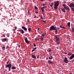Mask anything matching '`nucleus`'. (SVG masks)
I'll list each match as a JSON object with an SVG mask.
<instances>
[{
	"mask_svg": "<svg viewBox=\"0 0 74 74\" xmlns=\"http://www.w3.org/2000/svg\"><path fill=\"white\" fill-rule=\"evenodd\" d=\"M5 68H8V71H11V64H8V65H5Z\"/></svg>",
	"mask_w": 74,
	"mask_h": 74,
	"instance_id": "obj_1",
	"label": "nucleus"
},
{
	"mask_svg": "<svg viewBox=\"0 0 74 74\" xmlns=\"http://www.w3.org/2000/svg\"><path fill=\"white\" fill-rule=\"evenodd\" d=\"M55 38L56 40V41L57 42V43L58 45L59 44V43H60V42L59 41V40H60V38H57V35H56L55 36Z\"/></svg>",
	"mask_w": 74,
	"mask_h": 74,
	"instance_id": "obj_2",
	"label": "nucleus"
},
{
	"mask_svg": "<svg viewBox=\"0 0 74 74\" xmlns=\"http://www.w3.org/2000/svg\"><path fill=\"white\" fill-rule=\"evenodd\" d=\"M50 31L55 30L56 29V27H54L53 25L51 26L49 29Z\"/></svg>",
	"mask_w": 74,
	"mask_h": 74,
	"instance_id": "obj_3",
	"label": "nucleus"
},
{
	"mask_svg": "<svg viewBox=\"0 0 74 74\" xmlns=\"http://www.w3.org/2000/svg\"><path fill=\"white\" fill-rule=\"evenodd\" d=\"M64 58V62L65 63H68V62H69V61L67 60V58L66 57H65Z\"/></svg>",
	"mask_w": 74,
	"mask_h": 74,
	"instance_id": "obj_4",
	"label": "nucleus"
},
{
	"mask_svg": "<svg viewBox=\"0 0 74 74\" xmlns=\"http://www.w3.org/2000/svg\"><path fill=\"white\" fill-rule=\"evenodd\" d=\"M59 2L58 1L55 2V4L54 5V6H59Z\"/></svg>",
	"mask_w": 74,
	"mask_h": 74,
	"instance_id": "obj_5",
	"label": "nucleus"
},
{
	"mask_svg": "<svg viewBox=\"0 0 74 74\" xmlns=\"http://www.w3.org/2000/svg\"><path fill=\"white\" fill-rule=\"evenodd\" d=\"M69 6L71 8L72 7H73V8H74V4L73 3H71L70 4Z\"/></svg>",
	"mask_w": 74,
	"mask_h": 74,
	"instance_id": "obj_6",
	"label": "nucleus"
},
{
	"mask_svg": "<svg viewBox=\"0 0 74 74\" xmlns=\"http://www.w3.org/2000/svg\"><path fill=\"white\" fill-rule=\"evenodd\" d=\"M25 40L26 42L28 44H29V40H27V38H26Z\"/></svg>",
	"mask_w": 74,
	"mask_h": 74,
	"instance_id": "obj_7",
	"label": "nucleus"
},
{
	"mask_svg": "<svg viewBox=\"0 0 74 74\" xmlns=\"http://www.w3.org/2000/svg\"><path fill=\"white\" fill-rule=\"evenodd\" d=\"M22 29H24L25 31H27V28L23 26L22 27Z\"/></svg>",
	"mask_w": 74,
	"mask_h": 74,
	"instance_id": "obj_8",
	"label": "nucleus"
},
{
	"mask_svg": "<svg viewBox=\"0 0 74 74\" xmlns=\"http://www.w3.org/2000/svg\"><path fill=\"white\" fill-rule=\"evenodd\" d=\"M32 58L35 59H36V56H35V55H32Z\"/></svg>",
	"mask_w": 74,
	"mask_h": 74,
	"instance_id": "obj_9",
	"label": "nucleus"
},
{
	"mask_svg": "<svg viewBox=\"0 0 74 74\" xmlns=\"http://www.w3.org/2000/svg\"><path fill=\"white\" fill-rule=\"evenodd\" d=\"M55 30V33H56V34H57L58 33V29H57V28H56V30Z\"/></svg>",
	"mask_w": 74,
	"mask_h": 74,
	"instance_id": "obj_10",
	"label": "nucleus"
},
{
	"mask_svg": "<svg viewBox=\"0 0 74 74\" xmlns=\"http://www.w3.org/2000/svg\"><path fill=\"white\" fill-rule=\"evenodd\" d=\"M74 58V54H73L72 55L71 57L70 58V59H72Z\"/></svg>",
	"mask_w": 74,
	"mask_h": 74,
	"instance_id": "obj_11",
	"label": "nucleus"
},
{
	"mask_svg": "<svg viewBox=\"0 0 74 74\" xmlns=\"http://www.w3.org/2000/svg\"><path fill=\"white\" fill-rule=\"evenodd\" d=\"M36 49H37V48L36 47H35L34 48H33V50H32V52H33L34 51H36Z\"/></svg>",
	"mask_w": 74,
	"mask_h": 74,
	"instance_id": "obj_12",
	"label": "nucleus"
},
{
	"mask_svg": "<svg viewBox=\"0 0 74 74\" xmlns=\"http://www.w3.org/2000/svg\"><path fill=\"white\" fill-rule=\"evenodd\" d=\"M60 27L61 29H65V27H64L61 25H60Z\"/></svg>",
	"mask_w": 74,
	"mask_h": 74,
	"instance_id": "obj_13",
	"label": "nucleus"
},
{
	"mask_svg": "<svg viewBox=\"0 0 74 74\" xmlns=\"http://www.w3.org/2000/svg\"><path fill=\"white\" fill-rule=\"evenodd\" d=\"M53 58V57L52 56H49V59H50V60H52Z\"/></svg>",
	"mask_w": 74,
	"mask_h": 74,
	"instance_id": "obj_14",
	"label": "nucleus"
},
{
	"mask_svg": "<svg viewBox=\"0 0 74 74\" xmlns=\"http://www.w3.org/2000/svg\"><path fill=\"white\" fill-rule=\"evenodd\" d=\"M7 40V39L6 38H5L4 39H3V42H5V41H6Z\"/></svg>",
	"mask_w": 74,
	"mask_h": 74,
	"instance_id": "obj_15",
	"label": "nucleus"
},
{
	"mask_svg": "<svg viewBox=\"0 0 74 74\" xmlns=\"http://www.w3.org/2000/svg\"><path fill=\"white\" fill-rule=\"evenodd\" d=\"M61 10L64 12H66V11H65V9H64V8H61Z\"/></svg>",
	"mask_w": 74,
	"mask_h": 74,
	"instance_id": "obj_16",
	"label": "nucleus"
},
{
	"mask_svg": "<svg viewBox=\"0 0 74 74\" xmlns=\"http://www.w3.org/2000/svg\"><path fill=\"white\" fill-rule=\"evenodd\" d=\"M64 9H65V10H67L68 11H69L70 10V8L67 7H66L65 8H64Z\"/></svg>",
	"mask_w": 74,
	"mask_h": 74,
	"instance_id": "obj_17",
	"label": "nucleus"
},
{
	"mask_svg": "<svg viewBox=\"0 0 74 74\" xmlns=\"http://www.w3.org/2000/svg\"><path fill=\"white\" fill-rule=\"evenodd\" d=\"M67 25L69 26V27H70V22H69L67 23Z\"/></svg>",
	"mask_w": 74,
	"mask_h": 74,
	"instance_id": "obj_18",
	"label": "nucleus"
},
{
	"mask_svg": "<svg viewBox=\"0 0 74 74\" xmlns=\"http://www.w3.org/2000/svg\"><path fill=\"white\" fill-rule=\"evenodd\" d=\"M55 6V7H54V9H55V10H56L58 9V6Z\"/></svg>",
	"mask_w": 74,
	"mask_h": 74,
	"instance_id": "obj_19",
	"label": "nucleus"
},
{
	"mask_svg": "<svg viewBox=\"0 0 74 74\" xmlns=\"http://www.w3.org/2000/svg\"><path fill=\"white\" fill-rule=\"evenodd\" d=\"M12 70H14V69H16V67L14 66H12Z\"/></svg>",
	"mask_w": 74,
	"mask_h": 74,
	"instance_id": "obj_20",
	"label": "nucleus"
},
{
	"mask_svg": "<svg viewBox=\"0 0 74 74\" xmlns=\"http://www.w3.org/2000/svg\"><path fill=\"white\" fill-rule=\"evenodd\" d=\"M21 34H23L24 33V31H23V30H21Z\"/></svg>",
	"mask_w": 74,
	"mask_h": 74,
	"instance_id": "obj_21",
	"label": "nucleus"
},
{
	"mask_svg": "<svg viewBox=\"0 0 74 74\" xmlns=\"http://www.w3.org/2000/svg\"><path fill=\"white\" fill-rule=\"evenodd\" d=\"M42 12H44V9L42 8H40Z\"/></svg>",
	"mask_w": 74,
	"mask_h": 74,
	"instance_id": "obj_22",
	"label": "nucleus"
},
{
	"mask_svg": "<svg viewBox=\"0 0 74 74\" xmlns=\"http://www.w3.org/2000/svg\"><path fill=\"white\" fill-rule=\"evenodd\" d=\"M2 49L4 51V50H5V47H2Z\"/></svg>",
	"mask_w": 74,
	"mask_h": 74,
	"instance_id": "obj_23",
	"label": "nucleus"
},
{
	"mask_svg": "<svg viewBox=\"0 0 74 74\" xmlns=\"http://www.w3.org/2000/svg\"><path fill=\"white\" fill-rule=\"evenodd\" d=\"M47 4V3L46 2H45L44 3L42 4V6H44L45 5Z\"/></svg>",
	"mask_w": 74,
	"mask_h": 74,
	"instance_id": "obj_24",
	"label": "nucleus"
},
{
	"mask_svg": "<svg viewBox=\"0 0 74 74\" xmlns=\"http://www.w3.org/2000/svg\"><path fill=\"white\" fill-rule=\"evenodd\" d=\"M27 14H28L29 15H30V10H28V13H27Z\"/></svg>",
	"mask_w": 74,
	"mask_h": 74,
	"instance_id": "obj_25",
	"label": "nucleus"
},
{
	"mask_svg": "<svg viewBox=\"0 0 74 74\" xmlns=\"http://www.w3.org/2000/svg\"><path fill=\"white\" fill-rule=\"evenodd\" d=\"M49 62L50 63V64H52V62H51V60H49Z\"/></svg>",
	"mask_w": 74,
	"mask_h": 74,
	"instance_id": "obj_26",
	"label": "nucleus"
},
{
	"mask_svg": "<svg viewBox=\"0 0 74 74\" xmlns=\"http://www.w3.org/2000/svg\"><path fill=\"white\" fill-rule=\"evenodd\" d=\"M39 40H40V38H35V40L36 41H39Z\"/></svg>",
	"mask_w": 74,
	"mask_h": 74,
	"instance_id": "obj_27",
	"label": "nucleus"
},
{
	"mask_svg": "<svg viewBox=\"0 0 74 74\" xmlns=\"http://www.w3.org/2000/svg\"><path fill=\"white\" fill-rule=\"evenodd\" d=\"M53 3H52L50 5V7H52V6H53Z\"/></svg>",
	"mask_w": 74,
	"mask_h": 74,
	"instance_id": "obj_28",
	"label": "nucleus"
},
{
	"mask_svg": "<svg viewBox=\"0 0 74 74\" xmlns=\"http://www.w3.org/2000/svg\"><path fill=\"white\" fill-rule=\"evenodd\" d=\"M34 8L35 9H36V10H37V9H38L37 7L36 6H34Z\"/></svg>",
	"mask_w": 74,
	"mask_h": 74,
	"instance_id": "obj_29",
	"label": "nucleus"
},
{
	"mask_svg": "<svg viewBox=\"0 0 74 74\" xmlns=\"http://www.w3.org/2000/svg\"><path fill=\"white\" fill-rule=\"evenodd\" d=\"M63 5L64 8H65L66 7V5H65V4H63Z\"/></svg>",
	"mask_w": 74,
	"mask_h": 74,
	"instance_id": "obj_30",
	"label": "nucleus"
},
{
	"mask_svg": "<svg viewBox=\"0 0 74 74\" xmlns=\"http://www.w3.org/2000/svg\"><path fill=\"white\" fill-rule=\"evenodd\" d=\"M72 31L73 32H74V27L72 28Z\"/></svg>",
	"mask_w": 74,
	"mask_h": 74,
	"instance_id": "obj_31",
	"label": "nucleus"
},
{
	"mask_svg": "<svg viewBox=\"0 0 74 74\" xmlns=\"http://www.w3.org/2000/svg\"><path fill=\"white\" fill-rule=\"evenodd\" d=\"M68 55L69 56H70L72 54L70 53H69Z\"/></svg>",
	"mask_w": 74,
	"mask_h": 74,
	"instance_id": "obj_32",
	"label": "nucleus"
},
{
	"mask_svg": "<svg viewBox=\"0 0 74 74\" xmlns=\"http://www.w3.org/2000/svg\"><path fill=\"white\" fill-rule=\"evenodd\" d=\"M28 31H29V32H30L31 30V28H28Z\"/></svg>",
	"mask_w": 74,
	"mask_h": 74,
	"instance_id": "obj_33",
	"label": "nucleus"
},
{
	"mask_svg": "<svg viewBox=\"0 0 74 74\" xmlns=\"http://www.w3.org/2000/svg\"><path fill=\"white\" fill-rule=\"evenodd\" d=\"M71 10L73 11H74V8H71Z\"/></svg>",
	"mask_w": 74,
	"mask_h": 74,
	"instance_id": "obj_34",
	"label": "nucleus"
},
{
	"mask_svg": "<svg viewBox=\"0 0 74 74\" xmlns=\"http://www.w3.org/2000/svg\"><path fill=\"white\" fill-rule=\"evenodd\" d=\"M42 36H43V37H44V36H45V34H44V33L42 34Z\"/></svg>",
	"mask_w": 74,
	"mask_h": 74,
	"instance_id": "obj_35",
	"label": "nucleus"
},
{
	"mask_svg": "<svg viewBox=\"0 0 74 74\" xmlns=\"http://www.w3.org/2000/svg\"><path fill=\"white\" fill-rule=\"evenodd\" d=\"M51 51H52V50L51 49H50L48 50V51H49V52H51Z\"/></svg>",
	"mask_w": 74,
	"mask_h": 74,
	"instance_id": "obj_36",
	"label": "nucleus"
},
{
	"mask_svg": "<svg viewBox=\"0 0 74 74\" xmlns=\"http://www.w3.org/2000/svg\"><path fill=\"white\" fill-rule=\"evenodd\" d=\"M43 38H44V37H42V38L41 39L40 41H43Z\"/></svg>",
	"mask_w": 74,
	"mask_h": 74,
	"instance_id": "obj_37",
	"label": "nucleus"
},
{
	"mask_svg": "<svg viewBox=\"0 0 74 74\" xmlns=\"http://www.w3.org/2000/svg\"><path fill=\"white\" fill-rule=\"evenodd\" d=\"M34 47H35L36 46V45L35 43H34Z\"/></svg>",
	"mask_w": 74,
	"mask_h": 74,
	"instance_id": "obj_38",
	"label": "nucleus"
},
{
	"mask_svg": "<svg viewBox=\"0 0 74 74\" xmlns=\"http://www.w3.org/2000/svg\"><path fill=\"white\" fill-rule=\"evenodd\" d=\"M40 58V55H38L37 56V58Z\"/></svg>",
	"mask_w": 74,
	"mask_h": 74,
	"instance_id": "obj_39",
	"label": "nucleus"
},
{
	"mask_svg": "<svg viewBox=\"0 0 74 74\" xmlns=\"http://www.w3.org/2000/svg\"><path fill=\"white\" fill-rule=\"evenodd\" d=\"M42 21L43 22H44V23H45V22H46V21H44V20H42Z\"/></svg>",
	"mask_w": 74,
	"mask_h": 74,
	"instance_id": "obj_40",
	"label": "nucleus"
},
{
	"mask_svg": "<svg viewBox=\"0 0 74 74\" xmlns=\"http://www.w3.org/2000/svg\"><path fill=\"white\" fill-rule=\"evenodd\" d=\"M18 29V30H17V31H19V32H20V31H21V29Z\"/></svg>",
	"mask_w": 74,
	"mask_h": 74,
	"instance_id": "obj_41",
	"label": "nucleus"
},
{
	"mask_svg": "<svg viewBox=\"0 0 74 74\" xmlns=\"http://www.w3.org/2000/svg\"><path fill=\"white\" fill-rule=\"evenodd\" d=\"M60 27H58L57 28V30H60Z\"/></svg>",
	"mask_w": 74,
	"mask_h": 74,
	"instance_id": "obj_42",
	"label": "nucleus"
},
{
	"mask_svg": "<svg viewBox=\"0 0 74 74\" xmlns=\"http://www.w3.org/2000/svg\"><path fill=\"white\" fill-rule=\"evenodd\" d=\"M36 17L37 16H35L34 17V18H36Z\"/></svg>",
	"mask_w": 74,
	"mask_h": 74,
	"instance_id": "obj_43",
	"label": "nucleus"
},
{
	"mask_svg": "<svg viewBox=\"0 0 74 74\" xmlns=\"http://www.w3.org/2000/svg\"><path fill=\"white\" fill-rule=\"evenodd\" d=\"M3 37H5V34H3Z\"/></svg>",
	"mask_w": 74,
	"mask_h": 74,
	"instance_id": "obj_44",
	"label": "nucleus"
},
{
	"mask_svg": "<svg viewBox=\"0 0 74 74\" xmlns=\"http://www.w3.org/2000/svg\"><path fill=\"white\" fill-rule=\"evenodd\" d=\"M9 48V46H7L6 47V48Z\"/></svg>",
	"mask_w": 74,
	"mask_h": 74,
	"instance_id": "obj_45",
	"label": "nucleus"
},
{
	"mask_svg": "<svg viewBox=\"0 0 74 74\" xmlns=\"http://www.w3.org/2000/svg\"><path fill=\"white\" fill-rule=\"evenodd\" d=\"M35 13L36 14H38V12H35Z\"/></svg>",
	"mask_w": 74,
	"mask_h": 74,
	"instance_id": "obj_46",
	"label": "nucleus"
},
{
	"mask_svg": "<svg viewBox=\"0 0 74 74\" xmlns=\"http://www.w3.org/2000/svg\"><path fill=\"white\" fill-rule=\"evenodd\" d=\"M14 29H15V30H16V29H17V27H15Z\"/></svg>",
	"mask_w": 74,
	"mask_h": 74,
	"instance_id": "obj_47",
	"label": "nucleus"
},
{
	"mask_svg": "<svg viewBox=\"0 0 74 74\" xmlns=\"http://www.w3.org/2000/svg\"><path fill=\"white\" fill-rule=\"evenodd\" d=\"M43 37V36H42V35L41 36V38H42Z\"/></svg>",
	"mask_w": 74,
	"mask_h": 74,
	"instance_id": "obj_48",
	"label": "nucleus"
},
{
	"mask_svg": "<svg viewBox=\"0 0 74 74\" xmlns=\"http://www.w3.org/2000/svg\"><path fill=\"white\" fill-rule=\"evenodd\" d=\"M64 4H65V3H66V2L64 1Z\"/></svg>",
	"mask_w": 74,
	"mask_h": 74,
	"instance_id": "obj_49",
	"label": "nucleus"
},
{
	"mask_svg": "<svg viewBox=\"0 0 74 74\" xmlns=\"http://www.w3.org/2000/svg\"><path fill=\"white\" fill-rule=\"evenodd\" d=\"M41 19H44V18H42V16H41Z\"/></svg>",
	"mask_w": 74,
	"mask_h": 74,
	"instance_id": "obj_50",
	"label": "nucleus"
},
{
	"mask_svg": "<svg viewBox=\"0 0 74 74\" xmlns=\"http://www.w3.org/2000/svg\"><path fill=\"white\" fill-rule=\"evenodd\" d=\"M18 48H20V45H18Z\"/></svg>",
	"mask_w": 74,
	"mask_h": 74,
	"instance_id": "obj_51",
	"label": "nucleus"
},
{
	"mask_svg": "<svg viewBox=\"0 0 74 74\" xmlns=\"http://www.w3.org/2000/svg\"><path fill=\"white\" fill-rule=\"evenodd\" d=\"M42 8L44 9V8H45V6L43 7H42Z\"/></svg>",
	"mask_w": 74,
	"mask_h": 74,
	"instance_id": "obj_52",
	"label": "nucleus"
},
{
	"mask_svg": "<svg viewBox=\"0 0 74 74\" xmlns=\"http://www.w3.org/2000/svg\"><path fill=\"white\" fill-rule=\"evenodd\" d=\"M8 63H9L8 62H7V64H8Z\"/></svg>",
	"mask_w": 74,
	"mask_h": 74,
	"instance_id": "obj_53",
	"label": "nucleus"
},
{
	"mask_svg": "<svg viewBox=\"0 0 74 74\" xmlns=\"http://www.w3.org/2000/svg\"><path fill=\"white\" fill-rule=\"evenodd\" d=\"M40 30V28H38V30Z\"/></svg>",
	"mask_w": 74,
	"mask_h": 74,
	"instance_id": "obj_54",
	"label": "nucleus"
},
{
	"mask_svg": "<svg viewBox=\"0 0 74 74\" xmlns=\"http://www.w3.org/2000/svg\"><path fill=\"white\" fill-rule=\"evenodd\" d=\"M44 34L45 35H46V34H47V33H45Z\"/></svg>",
	"mask_w": 74,
	"mask_h": 74,
	"instance_id": "obj_55",
	"label": "nucleus"
},
{
	"mask_svg": "<svg viewBox=\"0 0 74 74\" xmlns=\"http://www.w3.org/2000/svg\"><path fill=\"white\" fill-rule=\"evenodd\" d=\"M40 1H44V0H40Z\"/></svg>",
	"mask_w": 74,
	"mask_h": 74,
	"instance_id": "obj_56",
	"label": "nucleus"
},
{
	"mask_svg": "<svg viewBox=\"0 0 74 74\" xmlns=\"http://www.w3.org/2000/svg\"><path fill=\"white\" fill-rule=\"evenodd\" d=\"M13 31H15V29H13Z\"/></svg>",
	"mask_w": 74,
	"mask_h": 74,
	"instance_id": "obj_57",
	"label": "nucleus"
},
{
	"mask_svg": "<svg viewBox=\"0 0 74 74\" xmlns=\"http://www.w3.org/2000/svg\"><path fill=\"white\" fill-rule=\"evenodd\" d=\"M42 74H44V73H41ZM40 74H41V73H39Z\"/></svg>",
	"mask_w": 74,
	"mask_h": 74,
	"instance_id": "obj_58",
	"label": "nucleus"
},
{
	"mask_svg": "<svg viewBox=\"0 0 74 74\" xmlns=\"http://www.w3.org/2000/svg\"><path fill=\"white\" fill-rule=\"evenodd\" d=\"M46 60H48V58H46Z\"/></svg>",
	"mask_w": 74,
	"mask_h": 74,
	"instance_id": "obj_59",
	"label": "nucleus"
},
{
	"mask_svg": "<svg viewBox=\"0 0 74 74\" xmlns=\"http://www.w3.org/2000/svg\"><path fill=\"white\" fill-rule=\"evenodd\" d=\"M5 71H7V70L6 69L5 70Z\"/></svg>",
	"mask_w": 74,
	"mask_h": 74,
	"instance_id": "obj_60",
	"label": "nucleus"
},
{
	"mask_svg": "<svg viewBox=\"0 0 74 74\" xmlns=\"http://www.w3.org/2000/svg\"><path fill=\"white\" fill-rule=\"evenodd\" d=\"M56 48H57V49H58V47H56Z\"/></svg>",
	"mask_w": 74,
	"mask_h": 74,
	"instance_id": "obj_61",
	"label": "nucleus"
},
{
	"mask_svg": "<svg viewBox=\"0 0 74 74\" xmlns=\"http://www.w3.org/2000/svg\"><path fill=\"white\" fill-rule=\"evenodd\" d=\"M69 74H72L71 73H70Z\"/></svg>",
	"mask_w": 74,
	"mask_h": 74,
	"instance_id": "obj_62",
	"label": "nucleus"
},
{
	"mask_svg": "<svg viewBox=\"0 0 74 74\" xmlns=\"http://www.w3.org/2000/svg\"><path fill=\"white\" fill-rule=\"evenodd\" d=\"M43 15H44V14L43 13Z\"/></svg>",
	"mask_w": 74,
	"mask_h": 74,
	"instance_id": "obj_63",
	"label": "nucleus"
},
{
	"mask_svg": "<svg viewBox=\"0 0 74 74\" xmlns=\"http://www.w3.org/2000/svg\"><path fill=\"white\" fill-rule=\"evenodd\" d=\"M41 38H40V39H41Z\"/></svg>",
	"mask_w": 74,
	"mask_h": 74,
	"instance_id": "obj_64",
	"label": "nucleus"
}]
</instances>
